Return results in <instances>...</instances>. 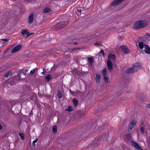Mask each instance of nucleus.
<instances>
[{
    "label": "nucleus",
    "instance_id": "f257e3e1",
    "mask_svg": "<svg viewBox=\"0 0 150 150\" xmlns=\"http://www.w3.org/2000/svg\"><path fill=\"white\" fill-rule=\"evenodd\" d=\"M146 25V24L144 21L140 20L135 23L133 26V28L135 29H139L144 27Z\"/></svg>",
    "mask_w": 150,
    "mask_h": 150
},
{
    "label": "nucleus",
    "instance_id": "f03ea898",
    "mask_svg": "<svg viewBox=\"0 0 150 150\" xmlns=\"http://www.w3.org/2000/svg\"><path fill=\"white\" fill-rule=\"evenodd\" d=\"M69 21H65L64 22H59L56 24L54 26V29L56 30H59V29L63 28L68 23Z\"/></svg>",
    "mask_w": 150,
    "mask_h": 150
},
{
    "label": "nucleus",
    "instance_id": "7ed1b4c3",
    "mask_svg": "<svg viewBox=\"0 0 150 150\" xmlns=\"http://www.w3.org/2000/svg\"><path fill=\"white\" fill-rule=\"evenodd\" d=\"M21 33L23 35L24 37L25 38H27L30 35L33 34L34 33H30L28 32L27 29L23 30L21 31Z\"/></svg>",
    "mask_w": 150,
    "mask_h": 150
},
{
    "label": "nucleus",
    "instance_id": "20e7f679",
    "mask_svg": "<svg viewBox=\"0 0 150 150\" xmlns=\"http://www.w3.org/2000/svg\"><path fill=\"white\" fill-rule=\"evenodd\" d=\"M120 48L122 52L124 54H127L129 53L130 51L126 45H122L121 46Z\"/></svg>",
    "mask_w": 150,
    "mask_h": 150
},
{
    "label": "nucleus",
    "instance_id": "39448f33",
    "mask_svg": "<svg viewBox=\"0 0 150 150\" xmlns=\"http://www.w3.org/2000/svg\"><path fill=\"white\" fill-rule=\"evenodd\" d=\"M59 50L56 49H52L49 51H47L45 52V54L46 55H49L50 54H52L53 53H58V52H59Z\"/></svg>",
    "mask_w": 150,
    "mask_h": 150
},
{
    "label": "nucleus",
    "instance_id": "423d86ee",
    "mask_svg": "<svg viewBox=\"0 0 150 150\" xmlns=\"http://www.w3.org/2000/svg\"><path fill=\"white\" fill-rule=\"evenodd\" d=\"M22 47V45L21 44L18 45H17L12 50L11 52L12 53H14L18 51Z\"/></svg>",
    "mask_w": 150,
    "mask_h": 150
},
{
    "label": "nucleus",
    "instance_id": "0eeeda50",
    "mask_svg": "<svg viewBox=\"0 0 150 150\" xmlns=\"http://www.w3.org/2000/svg\"><path fill=\"white\" fill-rule=\"evenodd\" d=\"M101 137L100 136H98L96 137L94 139L93 144H94L98 145L100 143Z\"/></svg>",
    "mask_w": 150,
    "mask_h": 150
},
{
    "label": "nucleus",
    "instance_id": "6e6552de",
    "mask_svg": "<svg viewBox=\"0 0 150 150\" xmlns=\"http://www.w3.org/2000/svg\"><path fill=\"white\" fill-rule=\"evenodd\" d=\"M136 124V122L134 120H133L129 125L128 131L130 132L134 128Z\"/></svg>",
    "mask_w": 150,
    "mask_h": 150
},
{
    "label": "nucleus",
    "instance_id": "1a4fd4ad",
    "mask_svg": "<svg viewBox=\"0 0 150 150\" xmlns=\"http://www.w3.org/2000/svg\"><path fill=\"white\" fill-rule=\"evenodd\" d=\"M34 19V13H31L28 16V23L30 25L33 22Z\"/></svg>",
    "mask_w": 150,
    "mask_h": 150
},
{
    "label": "nucleus",
    "instance_id": "9d476101",
    "mask_svg": "<svg viewBox=\"0 0 150 150\" xmlns=\"http://www.w3.org/2000/svg\"><path fill=\"white\" fill-rule=\"evenodd\" d=\"M107 65L108 69L110 71V72L112 71L113 68V64L110 60L107 61Z\"/></svg>",
    "mask_w": 150,
    "mask_h": 150
},
{
    "label": "nucleus",
    "instance_id": "9b49d317",
    "mask_svg": "<svg viewBox=\"0 0 150 150\" xmlns=\"http://www.w3.org/2000/svg\"><path fill=\"white\" fill-rule=\"evenodd\" d=\"M124 0H115L111 4V6H115L119 4Z\"/></svg>",
    "mask_w": 150,
    "mask_h": 150
},
{
    "label": "nucleus",
    "instance_id": "f8f14e48",
    "mask_svg": "<svg viewBox=\"0 0 150 150\" xmlns=\"http://www.w3.org/2000/svg\"><path fill=\"white\" fill-rule=\"evenodd\" d=\"M100 74H98V73L97 72L96 74V76L95 77V80L97 83L98 84L100 83Z\"/></svg>",
    "mask_w": 150,
    "mask_h": 150
},
{
    "label": "nucleus",
    "instance_id": "ddd939ff",
    "mask_svg": "<svg viewBox=\"0 0 150 150\" xmlns=\"http://www.w3.org/2000/svg\"><path fill=\"white\" fill-rule=\"evenodd\" d=\"M145 50L144 51L145 52L148 54H150V47L148 45L144 44Z\"/></svg>",
    "mask_w": 150,
    "mask_h": 150
},
{
    "label": "nucleus",
    "instance_id": "4468645a",
    "mask_svg": "<svg viewBox=\"0 0 150 150\" xmlns=\"http://www.w3.org/2000/svg\"><path fill=\"white\" fill-rule=\"evenodd\" d=\"M108 58L109 60H112L114 61L116 59V56L115 54H110L108 55Z\"/></svg>",
    "mask_w": 150,
    "mask_h": 150
},
{
    "label": "nucleus",
    "instance_id": "2eb2a0df",
    "mask_svg": "<svg viewBox=\"0 0 150 150\" xmlns=\"http://www.w3.org/2000/svg\"><path fill=\"white\" fill-rule=\"evenodd\" d=\"M77 116L76 117V118L78 117V118H81L83 117L84 116V113L83 112H77L76 116Z\"/></svg>",
    "mask_w": 150,
    "mask_h": 150
},
{
    "label": "nucleus",
    "instance_id": "dca6fc26",
    "mask_svg": "<svg viewBox=\"0 0 150 150\" xmlns=\"http://www.w3.org/2000/svg\"><path fill=\"white\" fill-rule=\"evenodd\" d=\"M131 144L133 146H134L136 148H139V147L140 146L135 141L133 140L131 141Z\"/></svg>",
    "mask_w": 150,
    "mask_h": 150
},
{
    "label": "nucleus",
    "instance_id": "f3484780",
    "mask_svg": "<svg viewBox=\"0 0 150 150\" xmlns=\"http://www.w3.org/2000/svg\"><path fill=\"white\" fill-rule=\"evenodd\" d=\"M126 72L127 74H130L131 73L134 72V70L132 69V67H131L128 68L126 70Z\"/></svg>",
    "mask_w": 150,
    "mask_h": 150
},
{
    "label": "nucleus",
    "instance_id": "a211bd4d",
    "mask_svg": "<svg viewBox=\"0 0 150 150\" xmlns=\"http://www.w3.org/2000/svg\"><path fill=\"white\" fill-rule=\"evenodd\" d=\"M88 61L89 63L91 65H92L94 61V59L93 57H88Z\"/></svg>",
    "mask_w": 150,
    "mask_h": 150
},
{
    "label": "nucleus",
    "instance_id": "6ab92c4d",
    "mask_svg": "<svg viewBox=\"0 0 150 150\" xmlns=\"http://www.w3.org/2000/svg\"><path fill=\"white\" fill-rule=\"evenodd\" d=\"M72 102L73 103V104L74 105V106L75 107L76 106L78 103V101L77 100H76V98H74L72 101Z\"/></svg>",
    "mask_w": 150,
    "mask_h": 150
},
{
    "label": "nucleus",
    "instance_id": "aec40b11",
    "mask_svg": "<svg viewBox=\"0 0 150 150\" xmlns=\"http://www.w3.org/2000/svg\"><path fill=\"white\" fill-rule=\"evenodd\" d=\"M107 74V71H106V69L105 68H104L103 70L102 74L103 76V77L105 76H106Z\"/></svg>",
    "mask_w": 150,
    "mask_h": 150
},
{
    "label": "nucleus",
    "instance_id": "412c9836",
    "mask_svg": "<svg viewBox=\"0 0 150 150\" xmlns=\"http://www.w3.org/2000/svg\"><path fill=\"white\" fill-rule=\"evenodd\" d=\"M144 44L143 42H140L139 44V48L141 49H142L143 47H144Z\"/></svg>",
    "mask_w": 150,
    "mask_h": 150
},
{
    "label": "nucleus",
    "instance_id": "4be33fe9",
    "mask_svg": "<svg viewBox=\"0 0 150 150\" xmlns=\"http://www.w3.org/2000/svg\"><path fill=\"white\" fill-rule=\"evenodd\" d=\"M51 11V10L50 8L46 7L43 10V11L44 13H47L50 12Z\"/></svg>",
    "mask_w": 150,
    "mask_h": 150
},
{
    "label": "nucleus",
    "instance_id": "5701e85b",
    "mask_svg": "<svg viewBox=\"0 0 150 150\" xmlns=\"http://www.w3.org/2000/svg\"><path fill=\"white\" fill-rule=\"evenodd\" d=\"M139 67L140 68H142L141 65L140 64V63L137 62L133 65V67Z\"/></svg>",
    "mask_w": 150,
    "mask_h": 150
},
{
    "label": "nucleus",
    "instance_id": "b1692460",
    "mask_svg": "<svg viewBox=\"0 0 150 150\" xmlns=\"http://www.w3.org/2000/svg\"><path fill=\"white\" fill-rule=\"evenodd\" d=\"M11 71H9L7 72H6L5 75L4 76L5 77H6V78H8V77L9 76V75H10V76H11Z\"/></svg>",
    "mask_w": 150,
    "mask_h": 150
},
{
    "label": "nucleus",
    "instance_id": "393cba45",
    "mask_svg": "<svg viewBox=\"0 0 150 150\" xmlns=\"http://www.w3.org/2000/svg\"><path fill=\"white\" fill-rule=\"evenodd\" d=\"M51 79V76L50 74L48 75L45 78V81L48 82Z\"/></svg>",
    "mask_w": 150,
    "mask_h": 150
},
{
    "label": "nucleus",
    "instance_id": "a878e982",
    "mask_svg": "<svg viewBox=\"0 0 150 150\" xmlns=\"http://www.w3.org/2000/svg\"><path fill=\"white\" fill-rule=\"evenodd\" d=\"M57 95L58 97L59 98H62V95L61 92L59 90H58L57 91Z\"/></svg>",
    "mask_w": 150,
    "mask_h": 150
},
{
    "label": "nucleus",
    "instance_id": "bb28decb",
    "mask_svg": "<svg viewBox=\"0 0 150 150\" xmlns=\"http://www.w3.org/2000/svg\"><path fill=\"white\" fill-rule=\"evenodd\" d=\"M127 139L128 140H129L131 139V136L130 133L127 134L126 135Z\"/></svg>",
    "mask_w": 150,
    "mask_h": 150
},
{
    "label": "nucleus",
    "instance_id": "cd10ccee",
    "mask_svg": "<svg viewBox=\"0 0 150 150\" xmlns=\"http://www.w3.org/2000/svg\"><path fill=\"white\" fill-rule=\"evenodd\" d=\"M19 135L20 136V137L21 138V139L22 140H23L24 139V135H25L23 133H20V132L19 133Z\"/></svg>",
    "mask_w": 150,
    "mask_h": 150
},
{
    "label": "nucleus",
    "instance_id": "c85d7f7f",
    "mask_svg": "<svg viewBox=\"0 0 150 150\" xmlns=\"http://www.w3.org/2000/svg\"><path fill=\"white\" fill-rule=\"evenodd\" d=\"M52 130L53 133L55 134L57 132V127L56 126H54L52 128Z\"/></svg>",
    "mask_w": 150,
    "mask_h": 150
},
{
    "label": "nucleus",
    "instance_id": "c756f323",
    "mask_svg": "<svg viewBox=\"0 0 150 150\" xmlns=\"http://www.w3.org/2000/svg\"><path fill=\"white\" fill-rule=\"evenodd\" d=\"M132 67V69L134 70V72H137L138 70L142 68L139 67H133V66Z\"/></svg>",
    "mask_w": 150,
    "mask_h": 150
},
{
    "label": "nucleus",
    "instance_id": "7c9ffc66",
    "mask_svg": "<svg viewBox=\"0 0 150 150\" xmlns=\"http://www.w3.org/2000/svg\"><path fill=\"white\" fill-rule=\"evenodd\" d=\"M11 105V107H12L16 103V102L15 101L10 100L9 101Z\"/></svg>",
    "mask_w": 150,
    "mask_h": 150
},
{
    "label": "nucleus",
    "instance_id": "2f4dec72",
    "mask_svg": "<svg viewBox=\"0 0 150 150\" xmlns=\"http://www.w3.org/2000/svg\"><path fill=\"white\" fill-rule=\"evenodd\" d=\"M98 54H99V55L100 56H102V55L104 56V51L103 50H100V52Z\"/></svg>",
    "mask_w": 150,
    "mask_h": 150
},
{
    "label": "nucleus",
    "instance_id": "473e14b6",
    "mask_svg": "<svg viewBox=\"0 0 150 150\" xmlns=\"http://www.w3.org/2000/svg\"><path fill=\"white\" fill-rule=\"evenodd\" d=\"M66 110L69 111H71L73 110L72 107L71 106H69L67 109H66Z\"/></svg>",
    "mask_w": 150,
    "mask_h": 150
},
{
    "label": "nucleus",
    "instance_id": "72a5a7b5",
    "mask_svg": "<svg viewBox=\"0 0 150 150\" xmlns=\"http://www.w3.org/2000/svg\"><path fill=\"white\" fill-rule=\"evenodd\" d=\"M104 78V81L106 83H108V77L106 76H105L103 77Z\"/></svg>",
    "mask_w": 150,
    "mask_h": 150
},
{
    "label": "nucleus",
    "instance_id": "f704fd0d",
    "mask_svg": "<svg viewBox=\"0 0 150 150\" xmlns=\"http://www.w3.org/2000/svg\"><path fill=\"white\" fill-rule=\"evenodd\" d=\"M38 140V139H36L34 141H33V147H35V143L37 142V141Z\"/></svg>",
    "mask_w": 150,
    "mask_h": 150
},
{
    "label": "nucleus",
    "instance_id": "c9c22d12",
    "mask_svg": "<svg viewBox=\"0 0 150 150\" xmlns=\"http://www.w3.org/2000/svg\"><path fill=\"white\" fill-rule=\"evenodd\" d=\"M140 131L141 133L142 134H144V129L143 127H142L140 128Z\"/></svg>",
    "mask_w": 150,
    "mask_h": 150
},
{
    "label": "nucleus",
    "instance_id": "e433bc0d",
    "mask_svg": "<svg viewBox=\"0 0 150 150\" xmlns=\"http://www.w3.org/2000/svg\"><path fill=\"white\" fill-rule=\"evenodd\" d=\"M1 40L3 41H4V43L7 42L9 40V39H2Z\"/></svg>",
    "mask_w": 150,
    "mask_h": 150
},
{
    "label": "nucleus",
    "instance_id": "4c0bfd02",
    "mask_svg": "<svg viewBox=\"0 0 150 150\" xmlns=\"http://www.w3.org/2000/svg\"><path fill=\"white\" fill-rule=\"evenodd\" d=\"M95 45L96 46H102V45L100 44V43L98 42L96 43H95Z\"/></svg>",
    "mask_w": 150,
    "mask_h": 150
},
{
    "label": "nucleus",
    "instance_id": "58836bf2",
    "mask_svg": "<svg viewBox=\"0 0 150 150\" xmlns=\"http://www.w3.org/2000/svg\"><path fill=\"white\" fill-rule=\"evenodd\" d=\"M36 70V69H34L32 70H31V71H30V74H33L34 73V72H35V70Z\"/></svg>",
    "mask_w": 150,
    "mask_h": 150
},
{
    "label": "nucleus",
    "instance_id": "ea45409f",
    "mask_svg": "<svg viewBox=\"0 0 150 150\" xmlns=\"http://www.w3.org/2000/svg\"><path fill=\"white\" fill-rule=\"evenodd\" d=\"M145 38L148 40H150V37H148L146 36L145 37Z\"/></svg>",
    "mask_w": 150,
    "mask_h": 150
},
{
    "label": "nucleus",
    "instance_id": "a19ab883",
    "mask_svg": "<svg viewBox=\"0 0 150 150\" xmlns=\"http://www.w3.org/2000/svg\"><path fill=\"white\" fill-rule=\"evenodd\" d=\"M69 91L70 92V93L72 95H74V92H73V91H72L71 90H69Z\"/></svg>",
    "mask_w": 150,
    "mask_h": 150
},
{
    "label": "nucleus",
    "instance_id": "79ce46f5",
    "mask_svg": "<svg viewBox=\"0 0 150 150\" xmlns=\"http://www.w3.org/2000/svg\"><path fill=\"white\" fill-rule=\"evenodd\" d=\"M21 73H23L22 71H20L19 73H18V74L17 75L18 76V77H21Z\"/></svg>",
    "mask_w": 150,
    "mask_h": 150
},
{
    "label": "nucleus",
    "instance_id": "37998d69",
    "mask_svg": "<svg viewBox=\"0 0 150 150\" xmlns=\"http://www.w3.org/2000/svg\"><path fill=\"white\" fill-rule=\"evenodd\" d=\"M0 124H1V125H3V126H4L5 124L3 122H0Z\"/></svg>",
    "mask_w": 150,
    "mask_h": 150
},
{
    "label": "nucleus",
    "instance_id": "c03bdc74",
    "mask_svg": "<svg viewBox=\"0 0 150 150\" xmlns=\"http://www.w3.org/2000/svg\"><path fill=\"white\" fill-rule=\"evenodd\" d=\"M139 147V148H137L136 149H136V150H143V149L140 147V146Z\"/></svg>",
    "mask_w": 150,
    "mask_h": 150
},
{
    "label": "nucleus",
    "instance_id": "a18cd8bd",
    "mask_svg": "<svg viewBox=\"0 0 150 150\" xmlns=\"http://www.w3.org/2000/svg\"><path fill=\"white\" fill-rule=\"evenodd\" d=\"M9 48H7V49H6V50L4 51V53H3V54H5V53H6V52H7V51H8V50H9Z\"/></svg>",
    "mask_w": 150,
    "mask_h": 150
},
{
    "label": "nucleus",
    "instance_id": "49530a36",
    "mask_svg": "<svg viewBox=\"0 0 150 150\" xmlns=\"http://www.w3.org/2000/svg\"><path fill=\"white\" fill-rule=\"evenodd\" d=\"M80 48H75L73 49V50H80Z\"/></svg>",
    "mask_w": 150,
    "mask_h": 150
},
{
    "label": "nucleus",
    "instance_id": "de8ad7c7",
    "mask_svg": "<svg viewBox=\"0 0 150 150\" xmlns=\"http://www.w3.org/2000/svg\"><path fill=\"white\" fill-rule=\"evenodd\" d=\"M105 139H104L103 140L104 141H106V140H107V136H105Z\"/></svg>",
    "mask_w": 150,
    "mask_h": 150
},
{
    "label": "nucleus",
    "instance_id": "09e8293b",
    "mask_svg": "<svg viewBox=\"0 0 150 150\" xmlns=\"http://www.w3.org/2000/svg\"><path fill=\"white\" fill-rule=\"evenodd\" d=\"M3 127V126L0 124V130H1Z\"/></svg>",
    "mask_w": 150,
    "mask_h": 150
},
{
    "label": "nucleus",
    "instance_id": "8fccbe9b",
    "mask_svg": "<svg viewBox=\"0 0 150 150\" xmlns=\"http://www.w3.org/2000/svg\"><path fill=\"white\" fill-rule=\"evenodd\" d=\"M77 11L80 13H81V9H77Z\"/></svg>",
    "mask_w": 150,
    "mask_h": 150
},
{
    "label": "nucleus",
    "instance_id": "3c124183",
    "mask_svg": "<svg viewBox=\"0 0 150 150\" xmlns=\"http://www.w3.org/2000/svg\"><path fill=\"white\" fill-rule=\"evenodd\" d=\"M150 34L149 33H148L146 34V36L148 37H150Z\"/></svg>",
    "mask_w": 150,
    "mask_h": 150
},
{
    "label": "nucleus",
    "instance_id": "603ef678",
    "mask_svg": "<svg viewBox=\"0 0 150 150\" xmlns=\"http://www.w3.org/2000/svg\"><path fill=\"white\" fill-rule=\"evenodd\" d=\"M147 107L150 108V104H148V105H147Z\"/></svg>",
    "mask_w": 150,
    "mask_h": 150
},
{
    "label": "nucleus",
    "instance_id": "864d4df0",
    "mask_svg": "<svg viewBox=\"0 0 150 150\" xmlns=\"http://www.w3.org/2000/svg\"><path fill=\"white\" fill-rule=\"evenodd\" d=\"M42 73L43 74V75H45V74H46V72H44V71H43L42 72Z\"/></svg>",
    "mask_w": 150,
    "mask_h": 150
},
{
    "label": "nucleus",
    "instance_id": "5fc2aeb1",
    "mask_svg": "<svg viewBox=\"0 0 150 150\" xmlns=\"http://www.w3.org/2000/svg\"><path fill=\"white\" fill-rule=\"evenodd\" d=\"M148 146L149 148L150 149V144H148Z\"/></svg>",
    "mask_w": 150,
    "mask_h": 150
},
{
    "label": "nucleus",
    "instance_id": "6e6d98bb",
    "mask_svg": "<svg viewBox=\"0 0 150 150\" xmlns=\"http://www.w3.org/2000/svg\"><path fill=\"white\" fill-rule=\"evenodd\" d=\"M148 129H149V130L150 131V127L149 126H148Z\"/></svg>",
    "mask_w": 150,
    "mask_h": 150
},
{
    "label": "nucleus",
    "instance_id": "4d7b16f0",
    "mask_svg": "<svg viewBox=\"0 0 150 150\" xmlns=\"http://www.w3.org/2000/svg\"><path fill=\"white\" fill-rule=\"evenodd\" d=\"M74 44L75 45H77V43L76 42H74Z\"/></svg>",
    "mask_w": 150,
    "mask_h": 150
},
{
    "label": "nucleus",
    "instance_id": "13d9d810",
    "mask_svg": "<svg viewBox=\"0 0 150 150\" xmlns=\"http://www.w3.org/2000/svg\"><path fill=\"white\" fill-rule=\"evenodd\" d=\"M27 1L29 2L31 0H26Z\"/></svg>",
    "mask_w": 150,
    "mask_h": 150
},
{
    "label": "nucleus",
    "instance_id": "bf43d9fd",
    "mask_svg": "<svg viewBox=\"0 0 150 150\" xmlns=\"http://www.w3.org/2000/svg\"><path fill=\"white\" fill-rule=\"evenodd\" d=\"M33 98L32 97H31V99H33Z\"/></svg>",
    "mask_w": 150,
    "mask_h": 150
},
{
    "label": "nucleus",
    "instance_id": "052dcab7",
    "mask_svg": "<svg viewBox=\"0 0 150 150\" xmlns=\"http://www.w3.org/2000/svg\"><path fill=\"white\" fill-rule=\"evenodd\" d=\"M144 150H148V149H144Z\"/></svg>",
    "mask_w": 150,
    "mask_h": 150
},
{
    "label": "nucleus",
    "instance_id": "680f3d73",
    "mask_svg": "<svg viewBox=\"0 0 150 150\" xmlns=\"http://www.w3.org/2000/svg\"><path fill=\"white\" fill-rule=\"evenodd\" d=\"M24 69H23L22 70H21V71H23V70Z\"/></svg>",
    "mask_w": 150,
    "mask_h": 150
},
{
    "label": "nucleus",
    "instance_id": "e2e57ef3",
    "mask_svg": "<svg viewBox=\"0 0 150 150\" xmlns=\"http://www.w3.org/2000/svg\"><path fill=\"white\" fill-rule=\"evenodd\" d=\"M142 50H139L140 52V51H141V52H142Z\"/></svg>",
    "mask_w": 150,
    "mask_h": 150
},
{
    "label": "nucleus",
    "instance_id": "0e129e2a",
    "mask_svg": "<svg viewBox=\"0 0 150 150\" xmlns=\"http://www.w3.org/2000/svg\"><path fill=\"white\" fill-rule=\"evenodd\" d=\"M83 13H84L83 12H82Z\"/></svg>",
    "mask_w": 150,
    "mask_h": 150
},
{
    "label": "nucleus",
    "instance_id": "69168bd1",
    "mask_svg": "<svg viewBox=\"0 0 150 150\" xmlns=\"http://www.w3.org/2000/svg\"><path fill=\"white\" fill-rule=\"evenodd\" d=\"M83 13H84L83 12H82Z\"/></svg>",
    "mask_w": 150,
    "mask_h": 150
},
{
    "label": "nucleus",
    "instance_id": "338daca9",
    "mask_svg": "<svg viewBox=\"0 0 150 150\" xmlns=\"http://www.w3.org/2000/svg\"><path fill=\"white\" fill-rule=\"evenodd\" d=\"M121 38H122V37H121Z\"/></svg>",
    "mask_w": 150,
    "mask_h": 150
},
{
    "label": "nucleus",
    "instance_id": "774afa93",
    "mask_svg": "<svg viewBox=\"0 0 150 150\" xmlns=\"http://www.w3.org/2000/svg\"><path fill=\"white\" fill-rule=\"evenodd\" d=\"M14 1H16V0H14Z\"/></svg>",
    "mask_w": 150,
    "mask_h": 150
}]
</instances>
